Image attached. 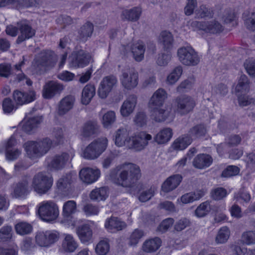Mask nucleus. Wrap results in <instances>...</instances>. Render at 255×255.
Masks as SVG:
<instances>
[{
    "mask_svg": "<svg viewBox=\"0 0 255 255\" xmlns=\"http://www.w3.org/2000/svg\"><path fill=\"white\" fill-rule=\"evenodd\" d=\"M141 177L139 167L128 163L117 166L111 170L109 179L114 183L124 187H131Z\"/></svg>",
    "mask_w": 255,
    "mask_h": 255,
    "instance_id": "nucleus-1",
    "label": "nucleus"
},
{
    "mask_svg": "<svg viewBox=\"0 0 255 255\" xmlns=\"http://www.w3.org/2000/svg\"><path fill=\"white\" fill-rule=\"evenodd\" d=\"M52 140L46 137L38 141H28L23 144V147L28 157L31 159L41 157L51 148Z\"/></svg>",
    "mask_w": 255,
    "mask_h": 255,
    "instance_id": "nucleus-2",
    "label": "nucleus"
},
{
    "mask_svg": "<svg viewBox=\"0 0 255 255\" xmlns=\"http://www.w3.org/2000/svg\"><path fill=\"white\" fill-rule=\"evenodd\" d=\"M57 61V56L53 52L49 50L42 51L35 58L33 67L36 72L41 74L47 69L54 67Z\"/></svg>",
    "mask_w": 255,
    "mask_h": 255,
    "instance_id": "nucleus-3",
    "label": "nucleus"
},
{
    "mask_svg": "<svg viewBox=\"0 0 255 255\" xmlns=\"http://www.w3.org/2000/svg\"><path fill=\"white\" fill-rule=\"evenodd\" d=\"M107 145V138L101 137L94 140L85 148L83 157L87 159H95L106 150Z\"/></svg>",
    "mask_w": 255,
    "mask_h": 255,
    "instance_id": "nucleus-4",
    "label": "nucleus"
},
{
    "mask_svg": "<svg viewBox=\"0 0 255 255\" xmlns=\"http://www.w3.org/2000/svg\"><path fill=\"white\" fill-rule=\"evenodd\" d=\"M38 214L42 220L51 222L55 220L59 215L58 207L52 201H43L39 205Z\"/></svg>",
    "mask_w": 255,
    "mask_h": 255,
    "instance_id": "nucleus-5",
    "label": "nucleus"
},
{
    "mask_svg": "<svg viewBox=\"0 0 255 255\" xmlns=\"http://www.w3.org/2000/svg\"><path fill=\"white\" fill-rule=\"evenodd\" d=\"M53 179L43 172H39L32 179L31 186L34 190L39 194L46 193L51 188Z\"/></svg>",
    "mask_w": 255,
    "mask_h": 255,
    "instance_id": "nucleus-6",
    "label": "nucleus"
},
{
    "mask_svg": "<svg viewBox=\"0 0 255 255\" xmlns=\"http://www.w3.org/2000/svg\"><path fill=\"white\" fill-rule=\"evenodd\" d=\"M177 55L179 60L186 66H196L200 62L197 53L191 46H183L178 49Z\"/></svg>",
    "mask_w": 255,
    "mask_h": 255,
    "instance_id": "nucleus-7",
    "label": "nucleus"
},
{
    "mask_svg": "<svg viewBox=\"0 0 255 255\" xmlns=\"http://www.w3.org/2000/svg\"><path fill=\"white\" fill-rule=\"evenodd\" d=\"M122 74L120 80L123 86L128 89L131 90L138 84V72L133 68L126 67L122 70Z\"/></svg>",
    "mask_w": 255,
    "mask_h": 255,
    "instance_id": "nucleus-8",
    "label": "nucleus"
},
{
    "mask_svg": "<svg viewBox=\"0 0 255 255\" xmlns=\"http://www.w3.org/2000/svg\"><path fill=\"white\" fill-rule=\"evenodd\" d=\"M17 26H18L19 34L16 40V44H20L34 36L36 30L32 27L28 20H21L17 22Z\"/></svg>",
    "mask_w": 255,
    "mask_h": 255,
    "instance_id": "nucleus-9",
    "label": "nucleus"
},
{
    "mask_svg": "<svg viewBox=\"0 0 255 255\" xmlns=\"http://www.w3.org/2000/svg\"><path fill=\"white\" fill-rule=\"evenodd\" d=\"M92 60L90 54L82 49L74 51L70 57V65L74 68H83Z\"/></svg>",
    "mask_w": 255,
    "mask_h": 255,
    "instance_id": "nucleus-10",
    "label": "nucleus"
},
{
    "mask_svg": "<svg viewBox=\"0 0 255 255\" xmlns=\"http://www.w3.org/2000/svg\"><path fill=\"white\" fill-rule=\"evenodd\" d=\"M151 135L144 132H140L134 136L129 138L128 143H127V147L129 149H133L136 151H140L147 145L148 141L151 140Z\"/></svg>",
    "mask_w": 255,
    "mask_h": 255,
    "instance_id": "nucleus-11",
    "label": "nucleus"
},
{
    "mask_svg": "<svg viewBox=\"0 0 255 255\" xmlns=\"http://www.w3.org/2000/svg\"><path fill=\"white\" fill-rule=\"evenodd\" d=\"M59 236L56 232L50 231L38 232L36 234V243L40 247H48L58 240Z\"/></svg>",
    "mask_w": 255,
    "mask_h": 255,
    "instance_id": "nucleus-12",
    "label": "nucleus"
},
{
    "mask_svg": "<svg viewBox=\"0 0 255 255\" xmlns=\"http://www.w3.org/2000/svg\"><path fill=\"white\" fill-rule=\"evenodd\" d=\"M72 158L67 152H62L53 156L51 160L48 162L47 166L53 170H60L63 169Z\"/></svg>",
    "mask_w": 255,
    "mask_h": 255,
    "instance_id": "nucleus-13",
    "label": "nucleus"
},
{
    "mask_svg": "<svg viewBox=\"0 0 255 255\" xmlns=\"http://www.w3.org/2000/svg\"><path fill=\"white\" fill-rule=\"evenodd\" d=\"M117 79L114 75L105 77L102 80L98 91L99 97L105 99L117 84Z\"/></svg>",
    "mask_w": 255,
    "mask_h": 255,
    "instance_id": "nucleus-14",
    "label": "nucleus"
},
{
    "mask_svg": "<svg viewBox=\"0 0 255 255\" xmlns=\"http://www.w3.org/2000/svg\"><path fill=\"white\" fill-rule=\"evenodd\" d=\"M177 111L181 115H186L192 111L195 106V101L189 96H181L177 98Z\"/></svg>",
    "mask_w": 255,
    "mask_h": 255,
    "instance_id": "nucleus-15",
    "label": "nucleus"
},
{
    "mask_svg": "<svg viewBox=\"0 0 255 255\" xmlns=\"http://www.w3.org/2000/svg\"><path fill=\"white\" fill-rule=\"evenodd\" d=\"M13 98L17 105L21 106L34 101L36 99V93L32 89L26 92L15 90L13 93Z\"/></svg>",
    "mask_w": 255,
    "mask_h": 255,
    "instance_id": "nucleus-16",
    "label": "nucleus"
},
{
    "mask_svg": "<svg viewBox=\"0 0 255 255\" xmlns=\"http://www.w3.org/2000/svg\"><path fill=\"white\" fill-rule=\"evenodd\" d=\"M137 98L135 95H129L123 103L120 112L124 117H127L133 113L137 104Z\"/></svg>",
    "mask_w": 255,
    "mask_h": 255,
    "instance_id": "nucleus-17",
    "label": "nucleus"
},
{
    "mask_svg": "<svg viewBox=\"0 0 255 255\" xmlns=\"http://www.w3.org/2000/svg\"><path fill=\"white\" fill-rule=\"evenodd\" d=\"M63 90L62 85L51 81L46 83L42 90V96L45 99H51Z\"/></svg>",
    "mask_w": 255,
    "mask_h": 255,
    "instance_id": "nucleus-18",
    "label": "nucleus"
},
{
    "mask_svg": "<svg viewBox=\"0 0 255 255\" xmlns=\"http://www.w3.org/2000/svg\"><path fill=\"white\" fill-rule=\"evenodd\" d=\"M100 175V171L98 169H93L89 167L81 169L79 172L81 179L84 182L91 184L95 182Z\"/></svg>",
    "mask_w": 255,
    "mask_h": 255,
    "instance_id": "nucleus-19",
    "label": "nucleus"
},
{
    "mask_svg": "<svg viewBox=\"0 0 255 255\" xmlns=\"http://www.w3.org/2000/svg\"><path fill=\"white\" fill-rule=\"evenodd\" d=\"M182 180V176L180 174L170 176L163 183L162 190L166 193L169 192L176 189Z\"/></svg>",
    "mask_w": 255,
    "mask_h": 255,
    "instance_id": "nucleus-20",
    "label": "nucleus"
},
{
    "mask_svg": "<svg viewBox=\"0 0 255 255\" xmlns=\"http://www.w3.org/2000/svg\"><path fill=\"white\" fill-rule=\"evenodd\" d=\"M197 25L206 32L213 34L219 33L224 30L222 25L215 20L206 22H197Z\"/></svg>",
    "mask_w": 255,
    "mask_h": 255,
    "instance_id": "nucleus-21",
    "label": "nucleus"
},
{
    "mask_svg": "<svg viewBox=\"0 0 255 255\" xmlns=\"http://www.w3.org/2000/svg\"><path fill=\"white\" fill-rule=\"evenodd\" d=\"M75 102V98L71 95L67 96L63 98L58 104L57 114L59 116H63L71 110Z\"/></svg>",
    "mask_w": 255,
    "mask_h": 255,
    "instance_id": "nucleus-22",
    "label": "nucleus"
},
{
    "mask_svg": "<svg viewBox=\"0 0 255 255\" xmlns=\"http://www.w3.org/2000/svg\"><path fill=\"white\" fill-rule=\"evenodd\" d=\"M99 126L96 122L89 121L83 126L81 135L84 137L96 136L99 133Z\"/></svg>",
    "mask_w": 255,
    "mask_h": 255,
    "instance_id": "nucleus-23",
    "label": "nucleus"
},
{
    "mask_svg": "<svg viewBox=\"0 0 255 255\" xmlns=\"http://www.w3.org/2000/svg\"><path fill=\"white\" fill-rule=\"evenodd\" d=\"M251 84L248 77L245 74L242 75L239 77L235 87L236 94H247L250 90Z\"/></svg>",
    "mask_w": 255,
    "mask_h": 255,
    "instance_id": "nucleus-24",
    "label": "nucleus"
},
{
    "mask_svg": "<svg viewBox=\"0 0 255 255\" xmlns=\"http://www.w3.org/2000/svg\"><path fill=\"white\" fill-rule=\"evenodd\" d=\"M167 94L163 89L160 88L156 90L149 102V107H153V106L162 107L164 103L165 100L167 98Z\"/></svg>",
    "mask_w": 255,
    "mask_h": 255,
    "instance_id": "nucleus-25",
    "label": "nucleus"
},
{
    "mask_svg": "<svg viewBox=\"0 0 255 255\" xmlns=\"http://www.w3.org/2000/svg\"><path fill=\"white\" fill-rule=\"evenodd\" d=\"M145 50V44L141 41H138L130 46L133 58L137 62H140L143 59Z\"/></svg>",
    "mask_w": 255,
    "mask_h": 255,
    "instance_id": "nucleus-26",
    "label": "nucleus"
},
{
    "mask_svg": "<svg viewBox=\"0 0 255 255\" xmlns=\"http://www.w3.org/2000/svg\"><path fill=\"white\" fill-rule=\"evenodd\" d=\"M76 233L82 243L89 242L93 235V232L90 226L87 224L82 225L76 228Z\"/></svg>",
    "mask_w": 255,
    "mask_h": 255,
    "instance_id": "nucleus-27",
    "label": "nucleus"
},
{
    "mask_svg": "<svg viewBox=\"0 0 255 255\" xmlns=\"http://www.w3.org/2000/svg\"><path fill=\"white\" fill-rule=\"evenodd\" d=\"M213 162L212 157L207 154H198L194 159L193 161V166L197 168L202 169L209 167Z\"/></svg>",
    "mask_w": 255,
    "mask_h": 255,
    "instance_id": "nucleus-28",
    "label": "nucleus"
},
{
    "mask_svg": "<svg viewBox=\"0 0 255 255\" xmlns=\"http://www.w3.org/2000/svg\"><path fill=\"white\" fill-rule=\"evenodd\" d=\"M149 108L151 109V117L156 122H163L169 116V112L168 110L161 108V107L153 106V107Z\"/></svg>",
    "mask_w": 255,
    "mask_h": 255,
    "instance_id": "nucleus-29",
    "label": "nucleus"
},
{
    "mask_svg": "<svg viewBox=\"0 0 255 255\" xmlns=\"http://www.w3.org/2000/svg\"><path fill=\"white\" fill-rule=\"evenodd\" d=\"M141 13V9L139 7H134L130 9H125L122 13V18L131 21L138 20Z\"/></svg>",
    "mask_w": 255,
    "mask_h": 255,
    "instance_id": "nucleus-30",
    "label": "nucleus"
},
{
    "mask_svg": "<svg viewBox=\"0 0 255 255\" xmlns=\"http://www.w3.org/2000/svg\"><path fill=\"white\" fill-rule=\"evenodd\" d=\"M128 133L127 130L125 128H121L118 129L115 135V142L118 146H126L127 147V144L128 143Z\"/></svg>",
    "mask_w": 255,
    "mask_h": 255,
    "instance_id": "nucleus-31",
    "label": "nucleus"
},
{
    "mask_svg": "<svg viewBox=\"0 0 255 255\" xmlns=\"http://www.w3.org/2000/svg\"><path fill=\"white\" fill-rule=\"evenodd\" d=\"M192 141L190 135L184 134L175 140L172 144V147L175 150H183L189 145Z\"/></svg>",
    "mask_w": 255,
    "mask_h": 255,
    "instance_id": "nucleus-32",
    "label": "nucleus"
},
{
    "mask_svg": "<svg viewBox=\"0 0 255 255\" xmlns=\"http://www.w3.org/2000/svg\"><path fill=\"white\" fill-rule=\"evenodd\" d=\"M106 228L111 231H119L125 229L127 225L117 217H111L105 224Z\"/></svg>",
    "mask_w": 255,
    "mask_h": 255,
    "instance_id": "nucleus-33",
    "label": "nucleus"
},
{
    "mask_svg": "<svg viewBox=\"0 0 255 255\" xmlns=\"http://www.w3.org/2000/svg\"><path fill=\"white\" fill-rule=\"evenodd\" d=\"M77 209V205L75 201L69 200L66 202L63 206L62 215L65 220L69 221L72 218V215Z\"/></svg>",
    "mask_w": 255,
    "mask_h": 255,
    "instance_id": "nucleus-34",
    "label": "nucleus"
},
{
    "mask_svg": "<svg viewBox=\"0 0 255 255\" xmlns=\"http://www.w3.org/2000/svg\"><path fill=\"white\" fill-rule=\"evenodd\" d=\"M161 244V239L158 237H155L145 241L143 244L142 249L146 253L154 252L159 249Z\"/></svg>",
    "mask_w": 255,
    "mask_h": 255,
    "instance_id": "nucleus-35",
    "label": "nucleus"
},
{
    "mask_svg": "<svg viewBox=\"0 0 255 255\" xmlns=\"http://www.w3.org/2000/svg\"><path fill=\"white\" fill-rule=\"evenodd\" d=\"M95 95V88L93 85L87 84L83 88L82 93L81 102L87 105L89 104Z\"/></svg>",
    "mask_w": 255,
    "mask_h": 255,
    "instance_id": "nucleus-36",
    "label": "nucleus"
},
{
    "mask_svg": "<svg viewBox=\"0 0 255 255\" xmlns=\"http://www.w3.org/2000/svg\"><path fill=\"white\" fill-rule=\"evenodd\" d=\"M41 121V118L40 117L29 118L23 124L22 129L25 132L30 134L32 131L40 123Z\"/></svg>",
    "mask_w": 255,
    "mask_h": 255,
    "instance_id": "nucleus-37",
    "label": "nucleus"
},
{
    "mask_svg": "<svg viewBox=\"0 0 255 255\" xmlns=\"http://www.w3.org/2000/svg\"><path fill=\"white\" fill-rule=\"evenodd\" d=\"M78 247V243L73 237L69 234L65 235L62 243V248L66 252L72 253L74 252Z\"/></svg>",
    "mask_w": 255,
    "mask_h": 255,
    "instance_id": "nucleus-38",
    "label": "nucleus"
},
{
    "mask_svg": "<svg viewBox=\"0 0 255 255\" xmlns=\"http://www.w3.org/2000/svg\"><path fill=\"white\" fill-rule=\"evenodd\" d=\"M28 183L26 180H23L16 184L14 188L11 196L13 198H19L24 196L28 192Z\"/></svg>",
    "mask_w": 255,
    "mask_h": 255,
    "instance_id": "nucleus-39",
    "label": "nucleus"
},
{
    "mask_svg": "<svg viewBox=\"0 0 255 255\" xmlns=\"http://www.w3.org/2000/svg\"><path fill=\"white\" fill-rule=\"evenodd\" d=\"M172 135V132L171 128H164L156 134L154 137V140L158 144H163L168 142Z\"/></svg>",
    "mask_w": 255,
    "mask_h": 255,
    "instance_id": "nucleus-40",
    "label": "nucleus"
},
{
    "mask_svg": "<svg viewBox=\"0 0 255 255\" xmlns=\"http://www.w3.org/2000/svg\"><path fill=\"white\" fill-rule=\"evenodd\" d=\"M204 195V192L202 190L188 193L181 196V201L184 204L189 203L194 201L199 200Z\"/></svg>",
    "mask_w": 255,
    "mask_h": 255,
    "instance_id": "nucleus-41",
    "label": "nucleus"
},
{
    "mask_svg": "<svg viewBox=\"0 0 255 255\" xmlns=\"http://www.w3.org/2000/svg\"><path fill=\"white\" fill-rule=\"evenodd\" d=\"M94 26L91 22H88L83 25L79 31L80 38L82 41H86L91 37L93 32Z\"/></svg>",
    "mask_w": 255,
    "mask_h": 255,
    "instance_id": "nucleus-42",
    "label": "nucleus"
},
{
    "mask_svg": "<svg viewBox=\"0 0 255 255\" xmlns=\"http://www.w3.org/2000/svg\"><path fill=\"white\" fill-rule=\"evenodd\" d=\"M90 196L92 200H104L108 196L107 189L106 187L96 188L91 191Z\"/></svg>",
    "mask_w": 255,
    "mask_h": 255,
    "instance_id": "nucleus-43",
    "label": "nucleus"
},
{
    "mask_svg": "<svg viewBox=\"0 0 255 255\" xmlns=\"http://www.w3.org/2000/svg\"><path fill=\"white\" fill-rule=\"evenodd\" d=\"M160 41L165 49H169L172 47L173 38L169 32L166 31L162 32L160 34Z\"/></svg>",
    "mask_w": 255,
    "mask_h": 255,
    "instance_id": "nucleus-44",
    "label": "nucleus"
},
{
    "mask_svg": "<svg viewBox=\"0 0 255 255\" xmlns=\"http://www.w3.org/2000/svg\"><path fill=\"white\" fill-rule=\"evenodd\" d=\"M195 15L198 18H211L214 15V12L212 8L202 5L195 11Z\"/></svg>",
    "mask_w": 255,
    "mask_h": 255,
    "instance_id": "nucleus-45",
    "label": "nucleus"
},
{
    "mask_svg": "<svg viewBox=\"0 0 255 255\" xmlns=\"http://www.w3.org/2000/svg\"><path fill=\"white\" fill-rule=\"evenodd\" d=\"M230 231L227 227L221 228L216 236L215 241L217 244H224L226 243L229 238Z\"/></svg>",
    "mask_w": 255,
    "mask_h": 255,
    "instance_id": "nucleus-46",
    "label": "nucleus"
},
{
    "mask_svg": "<svg viewBox=\"0 0 255 255\" xmlns=\"http://www.w3.org/2000/svg\"><path fill=\"white\" fill-rule=\"evenodd\" d=\"M206 132V128L203 124L197 125L190 128L189 130L190 135L196 138L204 136Z\"/></svg>",
    "mask_w": 255,
    "mask_h": 255,
    "instance_id": "nucleus-47",
    "label": "nucleus"
},
{
    "mask_svg": "<svg viewBox=\"0 0 255 255\" xmlns=\"http://www.w3.org/2000/svg\"><path fill=\"white\" fill-rule=\"evenodd\" d=\"M116 114L113 111L105 113L102 117V123L105 128H108L112 126L116 121Z\"/></svg>",
    "mask_w": 255,
    "mask_h": 255,
    "instance_id": "nucleus-48",
    "label": "nucleus"
},
{
    "mask_svg": "<svg viewBox=\"0 0 255 255\" xmlns=\"http://www.w3.org/2000/svg\"><path fill=\"white\" fill-rule=\"evenodd\" d=\"M16 233L21 235L30 234L32 230V226L26 222H20L15 226Z\"/></svg>",
    "mask_w": 255,
    "mask_h": 255,
    "instance_id": "nucleus-49",
    "label": "nucleus"
},
{
    "mask_svg": "<svg viewBox=\"0 0 255 255\" xmlns=\"http://www.w3.org/2000/svg\"><path fill=\"white\" fill-rule=\"evenodd\" d=\"M211 210L210 202L206 201L201 203L196 209L195 215L198 217H203L208 214Z\"/></svg>",
    "mask_w": 255,
    "mask_h": 255,
    "instance_id": "nucleus-50",
    "label": "nucleus"
},
{
    "mask_svg": "<svg viewBox=\"0 0 255 255\" xmlns=\"http://www.w3.org/2000/svg\"><path fill=\"white\" fill-rule=\"evenodd\" d=\"M182 73L181 66H177L174 68L173 71L167 77V82L170 84H173L176 82Z\"/></svg>",
    "mask_w": 255,
    "mask_h": 255,
    "instance_id": "nucleus-51",
    "label": "nucleus"
},
{
    "mask_svg": "<svg viewBox=\"0 0 255 255\" xmlns=\"http://www.w3.org/2000/svg\"><path fill=\"white\" fill-rule=\"evenodd\" d=\"M247 73L252 78H255V58L247 59L244 64Z\"/></svg>",
    "mask_w": 255,
    "mask_h": 255,
    "instance_id": "nucleus-52",
    "label": "nucleus"
},
{
    "mask_svg": "<svg viewBox=\"0 0 255 255\" xmlns=\"http://www.w3.org/2000/svg\"><path fill=\"white\" fill-rule=\"evenodd\" d=\"M143 236V231L138 229L134 230L129 238V245L130 246L136 245Z\"/></svg>",
    "mask_w": 255,
    "mask_h": 255,
    "instance_id": "nucleus-53",
    "label": "nucleus"
},
{
    "mask_svg": "<svg viewBox=\"0 0 255 255\" xmlns=\"http://www.w3.org/2000/svg\"><path fill=\"white\" fill-rule=\"evenodd\" d=\"M110 245L108 242L101 241L97 245L95 250L99 255H106L109 251Z\"/></svg>",
    "mask_w": 255,
    "mask_h": 255,
    "instance_id": "nucleus-54",
    "label": "nucleus"
},
{
    "mask_svg": "<svg viewBox=\"0 0 255 255\" xmlns=\"http://www.w3.org/2000/svg\"><path fill=\"white\" fill-rule=\"evenodd\" d=\"M239 172L240 168L238 166L229 165L223 171L221 176L223 177H230L238 174Z\"/></svg>",
    "mask_w": 255,
    "mask_h": 255,
    "instance_id": "nucleus-55",
    "label": "nucleus"
},
{
    "mask_svg": "<svg viewBox=\"0 0 255 255\" xmlns=\"http://www.w3.org/2000/svg\"><path fill=\"white\" fill-rule=\"evenodd\" d=\"M238 97L239 105L241 107H245L254 104L255 100L246 94L236 95Z\"/></svg>",
    "mask_w": 255,
    "mask_h": 255,
    "instance_id": "nucleus-56",
    "label": "nucleus"
},
{
    "mask_svg": "<svg viewBox=\"0 0 255 255\" xmlns=\"http://www.w3.org/2000/svg\"><path fill=\"white\" fill-rule=\"evenodd\" d=\"M244 243L250 245L255 243V231H249L244 232L242 235Z\"/></svg>",
    "mask_w": 255,
    "mask_h": 255,
    "instance_id": "nucleus-57",
    "label": "nucleus"
},
{
    "mask_svg": "<svg viewBox=\"0 0 255 255\" xmlns=\"http://www.w3.org/2000/svg\"><path fill=\"white\" fill-rule=\"evenodd\" d=\"M12 228L10 226H4L0 230V240L5 242L9 240L11 236Z\"/></svg>",
    "mask_w": 255,
    "mask_h": 255,
    "instance_id": "nucleus-58",
    "label": "nucleus"
},
{
    "mask_svg": "<svg viewBox=\"0 0 255 255\" xmlns=\"http://www.w3.org/2000/svg\"><path fill=\"white\" fill-rule=\"evenodd\" d=\"M227 195V190L222 187L217 188L211 192L212 198L215 200H220Z\"/></svg>",
    "mask_w": 255,
    "mask_h": 255,
    "instance_id": "nucleus-59",
    "label": "nucleus"
},
{
    "mask_svg": "<svg viewBox=\"0 0 255 255\" xmlns=\"http://www.w3.org/2000/svg\"><path fill=\"white\" fill-rule=\"evenodd\" d=\"M72 177L70 174H67L65 176L60 178L57 182V187L59 189L63 190L66 188L71 183Z\"/></svg>",
    "mask_w": 255,
    "mask_h": 255,
    "instance_id": "nucleus-60",
    "label": "nucleus"
},
{
    "mask_svg": "<svg viewBox=\"0 0 255 255\" xmlns=\"http://www.w3.org/2000/svg\"><path fill=\"white\" fill-rule=\"evenodd\" d=\"M134 122L136 125L142 127L146 124L147 117L143 112H140L136 114L134 117Z\"/></svg>",
    "mask_w": 255,
    "mask_h": 255,
    "instance_id": "nucleus-61",
    "label": "nucleus"
},
{
    "mask_svg": "<svg viewBox=\"0 0 255 255\" xmlns=\"http://www.w3.org/2000/svg\"><path fill=\"white\" fill-rule=\"evenodd\" d=\"M190 225V221L186 218H182L176 222L174 229L177 232H181Z\"/></svg>",
    "mask_w": 255,
    "mask_h": 255,
    "instance_id": "nucleus-62",
    "label": "nucleus"
},
{
    "mask_svg": "<svg viewBox=\"0 0 255 255\" xmlns=\"http://www.w3.org/2000/svg\"><path fill=\"white\" fill-rule=\"evenodd\" d=\"M5 154L7 160L13 161L17 159L21 154V151L18 148L8 149L5 151Z\"/></svg>",
    "mask_w": 255,
    "mask_h": 255,
    "instance_id": "nucleus-63",
    "label": "nucleus"
},
{
    "mask_svg": "<svg viewBox=\"0 0 255 255\" xmlns=\"http://www.w3.org/2000/svg\"><path fill=\"white\" fill-rule=\"evenodd\" d=\"M245 24L248 29L255 30V12L249 14L248 17L245 20Z\"/></svg>",
    "mask_w": 255,
    "mask_h": 255,
    "instance_id": "nucleus-64",
    "label": "nucleus"
}]
</instances>
